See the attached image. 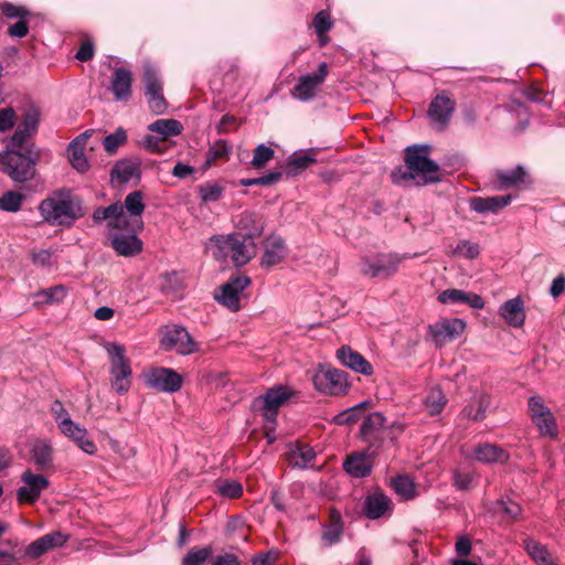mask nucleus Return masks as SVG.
Listing matches in <instances>:
<instances>
[{"mask_svg": "<svg viewBox=\"0 0 565 565\" xmlns=\"http://www.w3.org/2000/svg\"><path fill=\"white\" fill-rule=\"evenodd\" d=\"M22 487L17 492V498L20 503L32 504L36 502L43 490L50 486L49 479L41 475L34 473L31 469H26L21 475Z\"/></svg>", "mask_w": 565, "mask_h": 565, "instance_id": "obj_13", "label": "nucleus"}, {"mask_svg": "<svg viewBox=\"0 0 565 565\" xmlns=\"http://www.w3.org/2000/svg\"><path fill=\"white\" fill-rule=\"evenodd\" d=\"M381 454H372L369 447L363 451L350 454L343 462V469L353 478H365L373 470L374 460Z\"/></svg>", "mask_w": 565, "mask_h": 565, "instance_id": "obj_16", "label": "nucleus"}, {"mask_svg": "<svg viewBox=\"0 0 565 565\" xmlns=\"http://www.w3.org/2000/svg\"><path fill=\"white\" fill-rule=\"evenodd\" d=\"M497 510L503 512L509 519H515L522 512L519 503L503 498L497 501Z\"/></svg>", "mask_w": 565, "mask_h": 565, "instance_id": "obj_54", "label": "nucleus"}, {"mask_svg": "<svg viewBox=\"0 0 565 565\" xmlns=\"http://www.w3.org/2000/svg\"><path fill=\"white\" fill-rule=\"evenodd\" d=\"M294 395V391L281 384L275 385L266 391V393L257 398L262 404L263 416L267 423V427L274 428L279 408Z\"/></svg>", "mask_w": 565, "mask_h": 565, "instance_id": "obj_9", "label": "nucleus"}, {"mask_svg": "<svg viewBox=\"0 0 565 565\" xmlns=\"http://www.w3.org/2000/svg\"><path fill=\"white\" fill-rule=\"evenodd\" d=\"M524 547L527 554L539 564V565H548L550 563H554L550 558V553L547 548L540 544L539 542L526 539L524 541Z\"/></svg>", "mask_w": 565, "mask_h": 565, "instance_id": "obj_43", "label": "nucleus"}, {"mask_svg": "<svg viewBox=\"0 0 565 565\" xmlns=\"http://www.w3.org/2000/svg\"><path fill=\"white\" fill-rule=\"evenodd\" d=\"M148 387L161 392L177 391V373L170 369L154 367L142 373Z\"/></svg>", "mask_w": 565, "mask_h": 565, "instance_id": "obj_20", "label": "nucleus"}, {"mask_svg": "<svg viewBox=\"0 0 565 565\" xmlns=\"http://www.w3.org/2000/svg\"><path fill=\"white\" fill-rule=\"evenodd\" d=\"M203 202L218 201L224 192V188L217 183H206L199 189Z\"/></svg>", "mask_w": 565, "mask_h": 565, "instance_id": "obj_52", "label": "nucleus"}, {"mask_svg": "<svg viewBox=\"0 0 565 565\" xmlns=\"http://www.w3.org/2000/svg\"><path fill=\"white\" fill-rule=\"evenodd\" d=\"M230 151V147L225 140H217L211 146L209 150L207 162L216 161L226 158Z\"/></svg>", "mask_w": 565, "mask_h": 565, "instance_id": "obj_57", "label": "nucleus"}, {"mask_svg": "<svg viewBox=\"0 0 565 565\" xmlns=\"http://www.w3.org/2000/svg\"><path fill=\"white\" fill-rule=\"evenodd\" d=\"M471 458L483 465H504L509 461L510 455L505 449L495 444L482 443L473 448Z\"/></svg>", "mask_w": 565, "mask_h": 565, "instance_id": "obj_23", "label": "nucleus"}, {"mask_svg": "<svg viewBox=\"0 0 565 565\" xmlns=\"http://www.w3.org/2000/svg\"><path fill=\"white\" fill-rule=\"evenodd\" d=\"M67 288L64 285H56L47 289H42L35 292L34 297L38 299V305H54L62 302L67 296Z\"/></svg>", "mask_w": 565, "mask_h": 565, "instance_id": "obj_42", "label": "nucleus"}, {"mask_svg": "<svg viewBox=\"0 0 565 565\" xmlns=\"http://www.w3.org/2000/svg\"><path fill=\"white\" fill-rule=\"evenodd\" d=\"M1 170L14 182H25L35 174V159L17 150L7 151L1 158Z\"/></svg>", "mask_w": 565, "mask_h": 565, "instance_id": "obj_7", "label": "nucleus"}, {"mask_svg": "<svg viewBox=\"0 0 565 565\" xmlns=\"http://www.w3.org/2000/svg\"><path fill=\"white\" fill-rule=\"evenodd\" d=\"M456 103L448 92L437 94L429 104L427 116L430 125L438 131H444L455 111Z\"/></svg>", "mask_w": 565, "mask_h": 565, "instance_id": "obj_10", "label": "nucleus"}, {"mask_svg": "<svg viewBox=\"0 0 565 565\" xmlns=\"http://www.w3.org/2000/svg\"><path fill=\"white\" fill-rule=\"evenodd\" d=\"M287 255L285 241L280 236H269L264 243V255L262 266L270 268L280 264Z\"/></svg>", "mask_w": 565, "mask_h": 565, "instance_id": "obj_27", "label": "nucleus"}, {"mask_svg": "<svg viewBox=\"0 0 565 565\" xmlns=\"http://www.w3.org/2000/svg\"><path fill=\"white\" fill-rule=\"evenodd\" d=\"M235 224L238 230L246 232L243 237L247 239L254 241L256 237L262 236L264 232V220L254 211H244L238 214Z\"/></svg>", "mask_w": 565, "mask_h": 565, "instance_id": "obj_29", "label": "nucleus"}, {"mask_svg": "<svg viewBox=\"0 0 565 565\" xmlns=\"http://www.w3.org/2000/svg\"><path fill=\"white\" fill-rule=\"evenodd\" d=\"M217 245L213 256L217 259L231 257L235 266L246 265L256 255L254 241L247 239L239 234H231L217 238Z\"/></svg>", "mask_w": 565, "mask_h": 565, "instance_id": "obj_3", "label": "nucleus"}, {"mask_svg": "<svg viewBox=\"0 0 565 565\" xmlns=\"http://www.w3.org/2000/svg\"><path fill=\"white\" fill-rule=\"evenodd\" d=\"M466 291L461 289H446L438 295V301L441 303H463Z\"/></svg>", "mask_w": 565, "mask_h": 565, "instance_id": "obj_56", "label": "nucleus"}, {"mask_svg": "<svg viewBox=\"0 0 565 565\" xmlns=\"http://www.w3.org/2000/svg\"><path fill=\"white\" fill-rule=\"evenodd\" d=\"M489 397L484 394H475L470 402L462 408L460 416L463 419L479 422L486 417L489 407Z\"/></svg>", "mask_w": 565, "mask_h": 565, "instance_id": "obj_32", "label": "nucleus"}, {"mask_svg": "<svg viewBox=\"0 0 565 565\" xmlns=\"http://www.w3.org/2000/svg\"><path fill=\"white\" fill-rule=\"evenodd\" d=\"M132 75L129 70L117 68L111 82V90L117 100H127L131 95Z\"/></svg>", "mask_w": 565, "mask_h": 565, "instance_id": "obj_33", "label": "nucleus"}, {"mask_svg": "<svg viewBox=\"0 0 565 565\" xmlns=\"http://www.w3.org/2000/svg\"><path fill=\"white\" fill-rule=\"evenodd\" d=\"M448 399L443 392V390L439 386H433L425 399L424 405L428 412L429 415L435 416L443 412L444 407L446 406Z\"/></svg>", "mask_w": 565, "mask_h": 565, "instance_id": "obj_40", "label": "nucleus"}, {"mask_svg": "<svg viewBox=\"0 0 565 565\" xmlns=\"http://www.w3.org/2000/svg\"><path fill=\"white\" fill-rule=\"evenodd\" d=\"M391 499L381 491H375L367 495L364 501V513L369 519L375 520L391 510Z\"/></svg>", "mask_w": 565, "mask_h": 565, "instance_id": "obj_30", "label": "nucleus"}, {"mask_svg": "<svg viewBox=\"0 0 565 565\" xmlns=\"http://www.w3.org/2000/svg\"><path fill=\"white\" fill-rule=\"evenodd\" d=\"M312 383L318 392L331 396L345 394L350 387L348 374L329 365L318 367L312 376Z\"/></svg>", "mask_w": 565, "mask_h": 565, "instance_id": "obj_5", "label": "nucleus"}, {"mask_svg": "<svg viewBox=\"0 0 565 565\" xmlns=\"http://www.w3.org/2000/svg\"><path fill=\"white\" fill-rule=\"evenodd\" d=\"M139 173L138 163L132 160H119L111 169V179L126 183Z\"/></svg>", "mask_w": 565, "mask_h": 565, "instance_id": "obj_39", "label": "nucleus"}, {"mask_svg": "<svg viewBox=\"0 0 565 565\" xmlns=\"http://www.w3.org/2000/svg\"><path fill=\"white\" fill-rule=\"evenodd\" d=\"M93 130H86L78 135L68 146V159L74 169L78 172H86L89 168L88 161L85 157L84 150L88 138L92 136Z\"/></svg>", "mask_w": 565, "mask_h": 565, "instance_id": "obj_28", "label": "nucleus"}, {"mask_svg": "<svg viewBox=\"0 0 565 565\" xmlns=\"http://www.w3.org/2000/svg\"><path fill=\"white\" fill-rule=\"evenodd\" d=\"M427 146H411L405 150V169H395L391 177L394 183L416 180L417 185L437 183L441 180L440 168L437 162L426 154Z\"/></svg>", "mask_w": 565, "mask_h": 565, "instance_id": "obj_1", "label": "nucleus"}, {"mask_svg": "<svg viewBox=\"0 0 565 565\" xmlns=\"http://www.w3.org/2000/svg\"><path fill=\"white\" fill-rule=\"evenodd\" d=\"M329 73V67L326 62L319 64L318 71L301 76L292 89V95L300 100H309L315 97L316 89L323 83Z\"/></svg>", "mask_w": 565, "mask_h": 565, "instance_id": "obj_17", "label": "nucleus"}, {"mask_svg": "<svg viewBox=\"0 0 565 565\" xmlns=\"http://www.w3.org/2000/svg\"><path fill=\"white\" fill-rule=\"evenodd\" d=\"M527 412L541 436L548 437L551 439L557 437L558 428L556 418L551 409L545 405L541 396L533 395L529 398Z\"/></svg>", "mask_w": 565, "mask_h": 565, "instance_id": "obj_8", "label": "nucleus"}, {"mask_svg": "<svg viewBox=\"0 0 565 565\" xmlns=\"http://www.w3.org/2000/svg\"><path fill=\"white\" fill-rule=\"evenodd\" d=\"M475 475L456 469L452 471V484L457 490L469 491L473 488Z\"/></svg>", "mask_w": 565, "mask_h": 565, "instance_id": "obj_48", "label": "nucleus"}, {"mask_svg": "<svg viewBox=\"0 0 565 565\" xmlns=\"http://www.w3.org/2000/svg\"><path fill=\"white\" fill-rule=\"evenodd\" d=\"M1 10L3 15H6L9 19H25L29 15V11L19 6H14L12 3H3L1 6Z\"/></svg>", "mask_w": 565, "mask_h": 565, "instance_id": "obj_59", "label": "nucleus"}, {"mask_svg": "<svg viewBox=\"0 0 565 565\" xmlns=\"http://www.w3.org/2000/svg\"><path fill=\"white\" fill-rule=\"evenodd\" d=\"M456 250L468 259H475L480 254L479 245L472 244L469 241H460Z\"/></svg>", "mask_w": 565, "mask_h": 565, "instance_id": "obj_60", "label": "nucleus"}, {"mask_svg": "<svg viewBox=\"0 0 565 565\" xmlns=\"http://www.w3.org/2000/svg\"><path fill=\"white\" fill-rule=\"evenodd\" d=\"M127 141L126 130L121 127L117 128L114 134L103 139V146L107 153L114 154L117 149Z\"/></svg>", "mask_w": 565, "mask_h": 565, "instance_id": "obj_47", "label": "nucleus"}, {"mask_svg": "<svg viewBox=\"0 0 565 565\" xmlns=\"http://www.w3.org/2000/svg\"><path fill=\"white\" fill-rule=\"evenodd\" d=\"M67 539L60 531L45 534L26 546L25 556L35 559L53 548L63 546Z\"/></svg>", "mask_w": 565, "mask_h": 565, "instance_id": "obj_22", "label": "nucleus"}, {"mask_svg": "<svg viewBox=\"0 0 565 565\" xmlns=\"http://www.w3.org/2000/svg\"><path fill=\"white\" fill-rule=\"evenodd\" d=\"M210 547H193L182 559V565H202L211 555Z\"/></svg>", "mask_w": 565, "mask_h": 565, "instance_id": "obj_50", "label": "nucleus"}, {"mask_svg": "<svg viewBox=\"0 0 565 565\" xmlns=\"http://www.w3.org/2000/svg\"><path fill=\"white\" fill-rule=\"evenodd\" d=\"M143 83L149 108L156 114H162L167 107L162 95V84L158 70L149 63L143 66Z\"/></svg>", "mask_w": 565, "mask_h": 565, "instance_id": "obj_12", "label": "nucleus"}, {"mask_svg": "<svg viewBox=\"0 0 565 565\" xmlns=\"http://www.w3.org/2000/svg\"><path fill=\"white\" fill-rule=\"evenodd\" d=\"M501 316L512 327H521L525 320L523 301L516 297L505 301L500 308Z\"/></svg>", "mask_w": 565, "mask_h": 565, "instance_id": "obj_34", "label": "nucleus"}, {"mask_svg": "<svg viewBox=\"0 0 565 565\" xmlns=\"http://www.w3.org/2000/svg\"><path fill=\"white\" fill-rule=\"evenodd\" d=\"M338 358L343 365L358 373L363 375H371L373 373V366L364 359V355H338Z\"/></svg>", "mask_w": 565, "mask_h": 565, "instance_id": "obj_44", "label": "nucleus"}, {"mask_svg": "<svg viewBox=\"0 0 565 565\" xmlns=\"http://www.w3.org/2000/svg\"><path fill=\"white\" fill-rule=\"evenodd\" d=\"M343 533V522L339 511H330V523L324 525L322 541L327 546H331L341 540Z\"/></svg>", "mask_w": 565, "mask_h": 565, "instance_id": "obj_36", "label": "nucleus"}, {"mask_svg": "<svg viewBox=\"0 0 565 565\" xmlns=\"http://www.w3.org/2000/svg\"><path fill=\"white\" fill-rule=\"evenodd\" d=\"M24 195L17 191H7L0 196V210L18 212L21 209Z\"/></svg>", "mask_w": 565, "mask_h": 565, "instance_id": "obj_46", "label": "nucleus"}, {"mask_svg": "<svg viewBox=\"0 0 565 565\" xmlns=\"http://www.w3.org/2000/svg\"><path fill=\"white\" fill-rule=\"evenodd\" d=\"M17 116L13 108L0 109V132L7 131L13 127Z\"/></svg>", "mask_w": 565, "mask_h": 565, "instance_id": "obj_62", "label": "nucleus"}, {"mask_svg": "<svg viewBox=\"0 0 565 565\" xmlns=\"http://www.w3.org/2000/svg\"><path fill=\"white\" fill-rule=\"evenodd\" d=\"M39 211L43 220L51 225L71 226L84 215L81 200L75 198L70 190L53 192L41 201Z\"/></svg>", "mask_w": 565, "mask_h": 565, "instance_id": "obj_2", "label": "nucleus"}, {"mask_svg": "<svg viewBox=\"0 0 565 565\" xmlns=\"http://www.w3.org/2000/svg\"><path fill=\"white\" fill-rule=\"evenodd\" d=\"M312 25L316 34L322 35L323 33H328L332 29L333 21L328 11L321 10L315 15Z\"/></svg>", "mask_w": 565, "mask_h": 565, "instance_id": "obj_51", "label": "nucleus"}, {"mask_svg": "<svg viewBox=\"0 0 565 565\" xmlns=\"http://www.w3.org/2000/svg\"><path fill=\"white\" fill-rule=\"evenodd\" d=\"M316 149H310L308 151L295 152L291 154L286 164L282 167L285 174L288 177H295L301 173L312 163H316Z\"/></svg>", "mask_w": 565, "mask_h": 565, "instance_id": "obj_31", "label": "nucleus"}, {"mask_svg": "<svg viewBox=\"0 0 565 565\" xmlns=\"http://www.w3.org/2000/svg\"><path fill=\"white\" fill-rule=\"evenodd\" d=\"M58 428L64 436L76 443V445L86 454L93 455L96 452V445L87 437V430L84 427L79 426L72 419H64L62 426Z\"/></svg>", "mask_w": 565, "mask_h": 565, "instance_id": "obj_25", "label": "nucleus"}, {"mask_svg": "<svg viewBox=\"0 0 565 565\" xmlns=\"http://www.w3.org/2000/svg\"><path fill=\"white\" fill-rule=\"evenodd\" d=\"M129 213L128 220L129 224L132 225L136 220L138 223L135 227H140V220L138 218L145 209V204L142 202V194L140 191H134L129 193L124 202V205Z\"/></svg>", "mask_w": 565, "mask_h": 565, "instance_id": "obj_41", "label": "nucleus"}, {"mask_svg": "<svg viewBox=\"0 0 565 565\" xmlns=\"http://www.w3.org/2000/svg\"><path fill=\"white\" fill-rule=\"evenodd\" d=\"M386 419L380 412H373L363 418L360 436L372 454H382L386 449Z\"/></svg>", "mask_w": 565, "mask_h": 565, "instance_id": "obj_4", "label": "nucleus"}, {"mask_svg": "<svg viewBox=\"0 0 565 565\" xmlns=\"http://www.w3.org/2000/svg\"><path fill=\"white\" fill-rule=\"evenodd\" d=\"M93 218L96 223L108 221V226L114 230L131 227L137 225V221L134 224H129L128 215L124 212V206L120 203L110 204L107 207H98L93 213Z\"/></svg>", "mask_w": 565, "mask_h": 565, "instance_id": "obj_19", "label": "nucleus"}, {"mask_svg": "<svg viewBox=\"0 0 565 565\" xmlns=\"http://www.w3.org/2000/svg\"><path fill=\"white\" fill-rule=\"evenodd\" d=\"M404 258L396 253H381L374 257H363L360 262V271L370 278L385 279L397 273Z\"/></svg>", "mask_w": 565, "mask_h": 565, "instance_id": "obj_6", "label": "nucleus"}, {"mask_svg": "<svg viewBox=\"0 0 565 565\" xmlns=\"http://www.w3.org/2000/svg\"><path fill=\"white\" fill-rule=\"evenodd\" d=\"M39 122H40V113L36 108L32 107L31 109H29L25 113L20 126L33 135L38 131Z\"/></svg>", "mask_w": 565, "mask_h": 565, "instance_id": "obj_55", "label": "nucleus"}, {"mask_svg": "<svg viewBox=\"0 0 565 565\" xmlns=\"http://www.w3.org/2000/svg\"><path fill=\"white\" fill-rule=\"evenodd\" d=\"M148 129L152 132H156L157 136H145L141 141L142 146L150 151L161 153L167 148L168 139L172 136H177V120L158 119L150 124Z\"/></svg>", "mask_w": 565, "mask_h": 565, "instance_id": "obj_11", "label": "nucleus"}, {"mask_svg": "<svg viewBox=\"0 0 565 565\" xmlns=\"http://www.w3.org/2000/svg\"><path fill=\"white\" fill-rule=\"evenodd\" d=\"M466 323L461 319H443L428 327L429 334L440 349L445 343L457 339L465 330Z\"/></svg>", "mask_w": 565, "mask_h": 565, "instance_id": "obj_15", "label": "nucleus"}, {"mask_svg": "<svg viewBox=\"0 0 565 565\" xmlns=\"http://www.w3.org/2000/svg\"><path fill=\"white\" fill-rule=\"evenodd\" d=\"M250 284V278L245 275L232 276L226 284L220 287L221 294H215V300L232 311H237L239 294Z\"/></svg>", "mask_w": 565, "mask_h": 565, "instance_id": "obj_14", "label": "nucleus"}, {"mask_svg": "<svg viewBox=\"0 0 565 565\" xmlns=\"http://www.w3.org/2000/svg\"><path fill=\"white\" fill-rule=\"evenodd\" d=\"M513 196L511 194L495 195V196H472L469 199V206L472 211L479 214L493 213L497 214L507 207Z\"/></svg>", "mask_w": 565, "mask_h": 565, "instance_id": "obj_24", "label": "nucleus"}, {"mask_svg": "<svg viewBox=\"0 0 565 565\" xmlns=\"http://www.w3.org/2000/svg\"><path fill=\"white\" fill-rule=\"evenodd\" d=\"M316 452L308 445H295L287 452L289 466L299 469H306L313 461Z\"/></svg>", "mask_w": 565, "mask_h": 565, "instance_id": "obj_35", "label": "nucleus"}, {"mask_svg": "<svg viewBox=\"0 0 565 565\" xmlns=\"http://www.w3.org/2000/svg\"><path fill=\"white\" fill-rule=\"evenodd\" d=\"M391 487L396 494L405 500H413L417 497L416 483L406 475H398L391 480Z\"/></svg>", "mask_w": 565, "mask_h": 565, "instance_id": "obj_38", "label": "nucleus"}, {"mask_svg": "<svg viewBox=\"0 0 565 565\" xmlns=\"http://www.w3.org/2000/svg\"><path fill=\"white\" fill-rule=\"evenodd\" d=\"M371 405L370 402H362L355 406H352L344 412L334 416V423L338 425H349L355 423L362 413Z\"/></svg>", "mask_w": 565, "mask_h": 565, "instance_id": "obj_45", "label": "nucleus"}, {"mask_svg": "<svg viewBox=\"0 0 565 565\" xmlns=\"http://www.w3.org/2000/svg\"><path fill=\"white\" fill-rule=\"evenodd\" d=\"M273 158H274V150L265 145H259L254 150L252 166L255 169H262Z\"/></svg>", "mask_w": 565, "mask_h": 565, "instance_id": "obj_53", "label": "nucleus"}, {"mask_svg": "<svg viewBox=\"0 0 565 565\" xmlns=\"http://www.w3.org/2000/svg\"><path fill=\"white\" fill-rule=\"evenodd\" d=\"M406 425L402 422L395 420L391 424H386V429L390 431L388 435H386V447L390 444H394L399 435L405 430Z\"/></svg>", "mask_w": 565, "mask_h": 565, "instance_id": "obj_63", "label": "nucleus"}, {"mask_svg": "<svg viewBox=\"0 0 565 565\" xmlns=\"http://www.w3.org/2000/svg\"><path fill=\"white\" fill-rule=\"evenodd\" d=\"M178 334H179V347H184L185 344L188 345L186 349L179 351V353H194L195 351L199 350L196 347V343L193 341V339L191 338V335L189 334V332L185 329L179 327Z\"/></svg>", "mask_w": 565, "mask_h": 565, "instance_id": "obj_61", "label": "nucleus"}, {"mask_svg": "<svg viewBox=\"0 0 565 565\" xmlns=\"http://www.w3.org/2000/svg\"><path fill=\"white\" fill-rule=\"evenodd\" d=\"M529 172L526 169L519 164L512 170H495L493 172L491 183L494 190L504 191L512 188L529 183Z\"/></svg>", "mask_w": 565, "mask_h": 565, "instance_id": "obj_18", "label": "nucleus"}, {"mask_svg": "<svg viewBox=\"0 0 565 565\" xmlns=\"http://www.w3.org/2000/svg\"><path fill=\"white\" fill-rule=\"evenodd\" d=\"M177 343V326H167L162 330L161 347L166 351H170Z\"/></svg>", "mask_w": 565, "mask_h": 565, "instance_id": "obj_58", "label": "nucleus"}, {"mask_svg": "<svg viewBox=\"0 0 565 565\" xmlns=\"http://www.w3.org/2000/svg\"><path fill=\"white\" fill-rule=\"evenodd\" d=\"M217 493L227 499H235L242 495L243 487L237 481H218L216 483Z\"/></svg>", "mask_w": 565, "mask_h": 565, "instance_id": "obj_49", "label": "nucleus"}, {"mask_svg": "<svg viewBox=\"0 0 565 565\" xmlns=\"http://www.w3.org/2000/svg\"><path fill=\"white\" fill-rule=\"evenodd\" d=\"M32 459L39 470H46L53 463V448L46 440H39L31 450Z\"/></svg>", "mask_w": 565, "mask_h": 565, "instance_id": "obj_37", "label": "nucleus"}, {"mask_svg": "<svg viewBox=\"0 0 565 565\" xmlns=\"http://www.w3.org/2000/svg\"><path fill=\"white\" fill-rule=\"evenodd\" d=\"M51 412L58 427L62 426L64 419H71L68 412L65 409L64 405L58 399H55L52 403Z\"/></svg>", "mask_w": 565, "mask_h": 565, "instance_id": "obj_64", "label": "nucleus"}, {"mask_svg": "<svg viewBox=\"0 0 565 565\" xmlns=\"http://www.w3.org/2000/svg\"><path fill=\"white\" fill-rule=\"evenodd\" d=\"M137 227H126L127 233L114 234L111 237L113 248L121 256H132L141 250V241L135 231Z\"/></svg>", "mask_w": 565, "mask_h": 565, "instance_id": "obj_26", "label": "nucleus"}, {"mask_svg": "<svg viewBox=\"0 0 565 565\" xmlns=\"http://www.w3.org/2000/svg\"><path fill=\"white\" fill-rule=\"evenodd\" d=\"M110 373L113 388L119 394L128 392L131 384V367L125 355L113 356Z\"/></svg>", "mask_w": 565, "mask_h": 565, "instance_id": "obj_21", "label": "nucleus"}]
</instances>
